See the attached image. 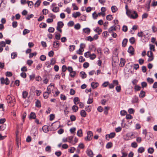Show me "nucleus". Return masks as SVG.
I'll use <instances>...</instances> for the list:
<instances>
[{
    "label": "nucleus",
    "mask_w": 157,
    "mask_h": 157,
    "mask_svg": "<svg viewBox=\"0 0 157 157\" xmlns=\"http://www.w3.org/2000/svg\"><path fill=\"white\" fill-rule=\"evenodd\" d=\"M113 143L111 142H108L106 146V147L107 149L111 148L113 146Z\"/></svg>",
    "instance_id": "obj_21"
},
{
    "label": "nucleus",
    "mask_w": 157,
    "mask_h": 157,
    "mask_svg": "<svg viewBox=\"0 0 157 157\" xmlns=\"http://www.w3.org/2000/svg\"><path fill=\"white\" fill-rule=\"evenodd\" d=\"M80 27V25L79 23H78L75 25V28L77 30L79 29Z\"/></svg>",
    "instance_id": "obj_48"
},
{
    "label": "nucleus",
    "mask_w": 157,
    "mask_h": 157,
    "mask_svg": "<svg viewBox=\"0 0 157 157\" xmlns=\"http://www.w3.org/2000/svg\"><path fill=\"white\" fill-rule=\"evenodd\" d=\"M72 109L74 112H76L78 110V108L77 106L74 105L72 107Z\"/></svg>",
    "instance_id": "obj_41"
},
{
    "label": "nucleus",
    "mask_w": 157,
    "mask_h": 157,
    "mask_svg": "<svg viewBox=\"0 0 157 157\" xmlns=\"http://www.w3.org/2000/svg\"><path fill=\"white\" fill-rule=\"evenodd\" d=\"M76 74V72L75 71H73L70 73V75L72 77H74Z\"/></svg>",
    "instance_id": "obj_51"
},
{
    "label": "nucleus",
    "mask_w": 157,
    "mask_h": 157,
    "mask_svg": "<svg viewBox=\"0 0 157 157\" xmlns=\"http://www.w3.org/2000/svg\"><path fill=\"white\" fill-rule=\"evenodd\" d=\"M135 38L134 37L131 38L129 39L130 43L132 44H133L135 42Z\"/></svg>",
    "instance_id": "obj_44"
},
{
    "label": "nucleus",
    "mask_w": 157,
    "mask_h": 157,
    "mask_svg": "<svg viewBox=\"0 0 157 157\" xmlns=\"http://www.w3.org/2000/svg\"><path fill=\"white\" fill-rule=\"evenodd\" d=\"M141 87L138 85H136L135 86L134 89L136 91H139L140 90Z\"/></svg>",
    "instance_id": "obj_62"
},
{
    "label": "nucleus",
    "mask_w": 157,
    "mask_h": 157,
    "mask_svg": "<svg viewBox=\"0 0 157 157\" xmlns=\"http://www.w3.org/2000/svg\"><path fill=\"white\" fill-rule=\"evenodd\" d=\"M77 136L80 137H81L82 136V130L80 129L78 130L77 132Z\"/></svg>",
    "instance_id": "obj_19"
},
{
    "label": "nucleus",
    "mask_w": 157,
    "mask_h": 157,
    "mask_svg": "<svg viewBox=\"0 0 157 157\" xmlns=\"http://www.w3.org/2000/svg\"><path fill=\"white\" fill-rule=\"evenodd\" d=\"M93 102V99L92 98H89L87 103L88 104H90Z\"/></svg>",
    "instance_id": "obj_53"
},
{
    "label": "nucleus",
    "mask_w": 157,
    "mask_h": 157,
    "mask_svg": "<svg viewBox=\"0 0 157 157\" xmlns=\"http://www.w3.org/2000/svg\"><path fill=\"white\" fill-rule=\"evenodd\" d=\"M59 8L58 6L54 7L52 9V10L55 13H57L59 11Z\"/></svg>",
    "instance_id": "obj_20"
},
{
    "label": "nucleus",
    "mask_w": 157,
    "mask_h": 157,
    "mask_svg": "<svg viewBox=\"0 0 157 157\" xmlns=\"http://www.w3.org/2000/svg\"><path fill=\"white\" fill-rule=\"evenodd\" d=\"M54 54V52L52 50L48 52V55L49 57H52L53 56Z\"/></svg>",
    "instance_id": "obj_57"
},
{
    "label": "nucleus",
    "mask_w": 157,
    "mask_h": 157,
    "mask_svg": "<svg viewBox=\"0 0 157 157\" xmlns=\"http://www.w3.org/2000/svg\"><path fill=\"white\" fill-rule=\"evenodd\" d=\"M128 52L132 55L134 54V49L133 47L132 46H130L128 49Z\"/></svg>",
    "instance_id": "obj_7"
},
{
    "label": "nucleus",
    "mask_w": 157,
    "mask_h": 157,
    "mask_svg": "<svg viewBox=\"0 0 157 157\" xmlns=\"http://www.w3.org/2000/svg\"><path fill=\"white\" fill-rule=\"evenodd\" d=\"M89 66V63L87 62H85L83 64V67L85 68H87Z\"/></svg>",
    "instance_id": "obj_59"
},
{
    "label": "nucleus",
    "mask_w": 157,
    "mask_h": 157,
    "mask_svg": "<svg viewBox=\"0 0 157 157\" xmlns=\"http://www.w3.org/2000/svg\"><path fill=\"white\" fill-rule=\"evenodd\" d=\"M111 9L113 13L116 12L117 10H118L117 7L115 6H112Z\"/></svg>",
    "instance_id": "obj_23"
},
{
    "label": "nucleus",
    "mask_w": 157,
    "mask_h": 157,
    "mask_svg": "<svg viewBox=\"0 0 157 157\" xmlns=\"http://www.w3.org/2000/svg\"><path fill=\"white\" fill-rule=\"evenodd\" d=\"M64 25L62 21H59L57 23V27L62 28Z\"/></svg>",
    "instance_id": "obj_26"
},
{
    "label": "nucleus",
    "mask_w": 157,
    "mask_h": 157,
    "mask_svg": "<svg viewBox=\"0 0 157 157\" xmlns=\"http://www.w3.org/2000/svg\"><path fill=\"white\" fill-rule=\"evenodd\" d=\"M145 95V93L144 91H141L139 95V97L140 98H143Z\"/></svg>",
    "instance_id": "obj_18"
},
{
    "label": "nucleus",
    "mask_w": 157,
    "mask_h": 157,
    "mask_svg": "<svg viewBox=\"0 0 157 157\" xmlns=\"http://www.w3.org/2000/svg\"><path fill=\"white\" fill-rule=\"evenodd\" d=\"M84 49H82L79 48L78 50L77 51L76 53L80 55H82V52L83 51Z\"/></svg>",
    "instance_id": "obj_36"
},
{
    "label": "nucleus",
    "mask_w": 157,
    "mask_h": 157,
    "mask_svg": "<svg viewBox=\"0 0 157 157\" xmlns=\"http://www.w3.org/2000/svg\"><path fill=\"white\" fill-rule=\"evenodd\" d=\"M74 25V22L73 21H71L68 23V26L71 27L73 26Z\"/></svg>",
    "instance_id": "obj_58"
},
{
    "label": "nucleus",
    "mask_w": 157,
    "mask_h": 157,
    "mask_svg": "<svg viewBox=\"0 0 157 157\" xmlns=\"http://www.w3.org/2000/svg\"><path fill=\"white\" fill-rule=\"evenodd\" d=\"M11 58L15 59L17 56V53L16 52H13L11 54Z\"/></svg>",
    "instance_id": "obj_32"
},
{
    "label": "nucleus",
    "mask_w": 157,
    "mask_h": 157,
    "mask_svg": "<svg viewBox=\"0 0 157 157\" xmlns=\"http://www.w3.org/2000/svg\"><path fill=\"white\" fill-rule=\"evenodd\" d=\"M89 56L90 57V59L92 60L94 59L96 57V55L94 54H91L90 53V54L89 55Z\"/></svg>",
    "instance_id": "obj_28"
},
{
    "label": "nucleus",
    "mask_w": 157,
    "mask_h": 157,
    "mask_svg": "<svg viewBox=\"0 0 157 157\" xmlns=\"http://www.w3.org/2000/svg\"><path fill=\"white\" fill-rule=\"evenodd\" d=\"M45 151L47 152H50L51 151V148L50 146H48L46 147L45 149Z\"/></svg>",
    "instance_id": "obj_37"
},
{
    "label": "nucleus",
    "mask_w": 157,
    "mask_h": 157,
    "mask_svg": "<svg viewBox=\"0 0 157 157\" xmlns=\"http://www.w3.org/2000/svg\"><path fill=\"white\" fill-rule=\"evenodd\" d=\"M80 75L82 79H84L86 77V74L84 71L81 72Z\"/></svg>",
    "instance_id": "obj_14"
},
{
    "label": "nucleus",
    "mask_w": 157,
    "mask_h": 157,
    "mask_svg": "<svg viewBox=\"0 0 157 157\" xmlns=\"http://www.w3.org/2000/svg\"><path fill=\"white\" fill-rule=\"evenodd\" d=\"M127 112L124 110H121L120 112V114L121 116H124L127 114Z\"/></svg>",
    "instance_id": "obj_50"
},
{
    "label": "nucleus",
    "mask_w": 157,
    "mask_h": 157,
    "mask_svg": "<svg viewBox=\"0 0 157 157\" xmlns=\"http://www.w3.org/2000/svg\"><path fill=\"white\" fill-rule=\"evenodd\" d=\"M138 97L135 96L133 98L132 102L134 103L137 102L138 101Z\"/></svg>",
    "instance_id": "obj_43"
},
{
    "label": "nucleus",
    "mask_w": 157,
    "mask_h": 157,
    "mask_svg": "<svg viewBox=\"0 0 157 157\" xmlns=\"http://www.w3.org/2000/svg\"><path fill=\"white\" fill-rule=\"evenodd\" d=\"M60 98L62 100H65L66 99V97L64 95L61 94L60 95Z\"/></svg>",
    "instance_id": "obj_63"
},
{
    "label": "nucleus",
    "mask_w": 157,
    "mask_h": 157,
    "mask_svg": "<svg viewBox=\"0 0 157 157\" xmlns=\"http://www.w3.org/2000/svg\"><path fill=\"white\" fill-rule=\"evenodd\" d=\"M75 150V147H71L69 151V152L71 153H73Z\"/></svg>",
    "instance_id": "obj_49"
},
{
    "label": "nucleus",
    "mask_w": 157,
    "mask_h": 157,
    "mask_svg": "<svg viewBox=\"0 0 157 157\" xmlns=\"http://www.w3.org/2000/svg\"><path fill=\"white\" fill-rule=\"evenodd\" d=\"M125 63V60L124 59L121 58L120 59V66L121 67H123Z\"/></svg>",
    "instance_id": "obj_9"
},
{
    "label": "nucleus",
    "mask_w": 157,
    "mask_h": 157,
    "mask_svg": "<svg viewBox=\"0 0 157 157\" xmlns=\"http://www.w3.org/2000/svg\"><path fill=\"white\" fill-rule=\"evenodd\" d=\"M116 135V133L115 132H111L109 134H107L105 136V138L106 139H107V138H114Z\"/></svg>",
    "instance_id": "obj_5"
},
{
    "label": "nucleus",
    "mask_w": 157,
    "mask_h": 157,
    "mask_svg": "<svg viewBox=\"0 0 157 157\" xmlns=\"http://www.w3.org/2000/svg\"><path fill=\"white\" fill-rule=\"evenodd\" d=\"M46 56L44 55H41L40 58V60L42 61H44L46 59Z\"/></svg>",
    "instance_id": "obj_42"
},
{
    "label": "nucleus",
    "mask_w": 157,
    "mask_h": 157,
    "mask_svg": "<svg viewBox=\"0 0 157 157\" xmlns=\"http://www.w3.org/2000/svg\"><path fill=\"white\" fill-rule=\"evenodd\" d=\"M30 32V31L27 29H25L24 30L23 32V35H25L27 33Z\"/></svg>",
    "instance_id": "obj_40"
},
{
    "label": "nucleus",
    "mask_w": 157,
    "mask_h": 157,
    "mask_svg": "<svg viewBox=\"0 0 157 157\" xmlns=\"http://www.w3.org/2000/svg\"><path fill=\"white\" fill-rule=\"evenodd\" d=\"M94 31L96 33H98V35H100L102 32V30L99 27H98L94 30Z\"/></svg>",
    "instance_id": "obj_10"
},
{
    "label": "nucleus",
    "mask_w": 157,
    "mask_h": 157,
    "mask_svg": "<svg viewBox=\"0 0 157 157\" xmlns=\"http://www.w3.org/2000/svg\"><path fill=\"white\" fill-rule=\"evenodd\" d=\"M54 28L52 27H50L48 29V31L49 33H53L54 32Z\"/></svg>",
    "instance_id": "obj_45"
},
{
    "label": "nucleus",
    "mask_w": 157,
    "mask_h": 157,
    "mask_svg": "<svg viewBox=\"0 0 157 157\" xmlns=\"http://www.w3.org/2000/svg\"><path fill=\"white\" fill-rule=\"evenodd\" d=\"M121 128L119 126L115 128V131L116 132H120L121 131Z\"/></svg>",
    "instance_id": "obj_61"
},
{
    "label": "nucleus",
    "mask_w": 157,
    "mask_h": 157,
    "mask_svg": "<svg viewBox=\"0 0 157 157\" xmlns=\"http://www.w3.org/2000/svg\"><path fill=\"white\" fill-rule=\"evenodd\" d=\"M55 88L54 84H51L47 87V90L49 93L51 94L52 93H54V92H55Z\"/></svg>",
    "instance_id": "obj_2"
},
{
    "label": "nucleus",
    "mask_w": 157,
    "mask_h": 157,
    "mask_svg": "<svg viewBox=\"0 0 157 157\" xmlns=\"http://www.w3.org/2000/svg\"><path fill=\"white\" fill-rule=\"evenodd\" d=\"M147 81L150 84L153 83L154 81L153 79L152 78H147Z\"/></svg>",
    "instance_id": "obj_39"
},
{
    "label": "nucleus",
    "mask_w": 157,
    "mask_h": 157,
    "mask_svg": "<svg viewBox=\"0 0 157 157\" xmlns=\"http://www.w3.org/2000/svg\"><path fill=\"white\" fill-rule=\"evenodd\" d=\"M126 10V14L127 16L130 18L134 19L137 18L138 17L137 13L133 10H130L128 9V5L126 4L125 6Z\"/></svg>",
    "instance_id": "obj_1"
},
{
    "label": "nucleus",
    "mask_w": 157,
    "mask_h": 157,
    "mask_svg": "<svg viewBox=\"0 0 157 157\" xmlns=\"http://www.w3.org/2000/svg\"><path fill=\"white\" fill-rule=\"evenodd\" d=\"M81 116L83 117H85L86 115V113L84 110H82L80 112Z\"/></svg>",
    "instance_id": "obj_16"
},
{
    "label": "nucleus",
    "mask_w": 157,
    "mask_h": 157,
    "mask_svg": "<svg viewBox=\"0 0 157 157\" xmlns=\"http://www.w3.org/2000/svg\"><path fill=\"white\" fill-rule=\"evenodd\" d=\"M42 12L44 15H46L48 12V10L47 9H44L42 10Z\"/></svg>",
    "instance_id": "obj_47"
},
{
    "label": "nucleus",
    "mask_w": 157,
    "mask_h": 157,
    "mask_svg": "<svg viewBox=\"0 0 157 157\" xmlns=\"http://www.w3.org/2000/svg\"><path fill=\"white\" fill-rule=\"evenodd\" d=\"M28 95V93L26 91H24L22 93V98L24 99H25Z\"/></svg>",
    "instance_id": "obj_25"
},
{
    "label": "nucleus",
    "mask_w": 157,
    "mask_h": 157,
    "mask_svg": "<svg viewBox=\"0 0 157 157\" xmlns=\"http://www.w3.org/2000/svg\"><path fill=\"white\" fill-rule=\"evenodd\" d=\"M61 152L60 151H56L55 152V154L58 157H59L61 155Z\"/></svg>",
    "instance_id": "obj_64"
},
{
    "label": "nucleus",
    "mask_w": 157,
    "mask_h": 157,
    "mask_svg": "<svg viewBox=\"0 0 157 157\" xmlns=\"http://www.w3.org/2000/svg\"><path fill=\"white\" fill-rule=\"evenodd\" d=\"M26 3L28 4V6L30 8H31L33 7V3L32 1H27L26 2Z\"/></svg>",
    "instance_id": "obj_30"
},
{
    "label": "nucleus",
    "mask_w": 157,
    "mask_h": 157,
    "mask_svg": "<svg viewBox=\"0 0 157 157\" xmlns=\"http://www.w3.org/2000/svg\"><path fill=\"white\" fill-rule=\"evenodd\" d=\"M116 91L118 92H119L121 91V86H117L116 87Z\"/></svg>",
    "instance_id": "obj_60"
},
{
    "label": "nucleus",
    "mask_w": 157,
    "mask_h": 157,
    "mask_svg": "<svg viewBox=\"0 0 157 157\" xmlns=\"http://www.w3.org/2000/svg\"><path fill=\"white\" fill-rule=\"evenodd\" d=\"M131 146L134 148H136L137 146V144L136 142H133L131 144Z\"/></svg>",
    "instance_id": "obj_55"
},
{
    "label": "nucleus",
    "mask_w": 157,
    "mask_h": 157,
    "mask_svg": "<svg viewBox=\"0 0 157 157\" xmlns=\"http://www.w3.org/2000/svg\"><path fill=\"white\" fill-rule=\"evenodd\" d=\"M79 101V100L78 97H75L74 98V102L75 104H78Z\"/></svg>",
    "instance_id": "obj_29"
},
{
    "label": "nucleus",
    "mask_w": 157,
    "mask_h": 157,
    "mask_svg": "<svg viewBox=\"0 0 157 157\" xmlns=\"http://www.w3.org/2000/svg\"><path fill=\"white\" fill-rule=\"evenodd\" d=\"M81 15V13L79 12H76L75 14H73V17L75 18H76L77 17Z\"/></svg>",
    "instance_id": "obj_34"
},
{
    "label": "nucleus",
    "mask_w": 157,
    "mask_h": 157,
    "mask_svg": "<svg viewBox=\"0 0 157 157\" xmlns=\"http://www.w3.org/2000/svg\"><path fill=\"white\" fill-rule=\"evenodd\" d=\"M83 32L89 34L90 32V29L89 28H87L83 29Z\"/></svg>",
    "instance_id": "obj_24"
},
{
    "label": "nucleus",
    "mask_w": 157,
    "mask_h": 157,
    "mask_svg": "<svg viewBox=\"0 0 157 157\" xmlns=\"http://www.w3.org/2000/svg\"><path fill=\"white\" fill-rule=\"evenodd\" d=\"M98 86V84L97 82H92L91 84V86L93 88H95L97 87Z\"/></svg>",
    "instance_id": "obj_17"
},
{
    "label": "nucleus",
    "mask_w": 157,
    "mask_h": 157,
    "mask_svg": "<svg viewBox=\"0 0 157 157\" xmlns=\"http://www.w3.org/2000/svg\"><path fill=\"white\" fill-rule=\"evenodd\" d=\"M70 118L71 121H74L76 119L75 116L74 115H71L70 117Z\"/></svg>",
    "instance_id": "obj_52"
},
{
    "label": "nucleus",
    "mask_w": 157,
    "mask_h": 157,
    "mask_svg": "<svg viewBox=\"0 0 157 157\" xmlns=\"http://www.w3.org/2000/svg\"><path fill=\"white\" fill-rule=\"evenodd\" d=\"M113 18L112 16L111 15H108L106 16V19L109 21L111 20Z\"/></svg>",
    "instance_id": "obj_46"
},
{
    "label": "nucleus",
    "mask_w": 157,
    "mask_h": 157,
    "mask_svg": "<svg viewBox=\"0 0 157 157\" xmlns=\"http://www.w3.org/2000/svg\"><path fill=\"white\" fill-rule=\"evenodd\" d=\"M85 109L87 112H89L91 110V107L90 105H88L87 106H86Z\"/></svg>",
    "instance_id": "obj_38"
},
{
    "label": "nucleus",
    "mask_w": 157,
    "mask_h": 157,
    "mask_svg": "<svg viewBox=\"0 0 157 157\" xmlns=\"http://www.w3.org/2000/svg\"><path fill=\"white\" fill-rule=\"evenodd\" d=\"M59 43L58 41H55L53 44V47L57 50L59 47Z\"/></svg>",
    "instance_id": "obj_6"
},
{
    "label": "nucleus",
    "mask_w": 157,
    "mask_h": 157,
    "mask_svg": "<svg viewBox=\"0 0 157 157\" xmlns=\"http://www.w3.org/2000/svg\"><path fill=\"white\" fill-rule=\"evenodd\" d=\"M75 47L74 45H70L69 47V50L70 52H72L75 49Z\"/></svg>",
    "instance_id": "obj_33"
},
{
    "label": "nucleus",
    "mask_w": 157,
    "mask_h": 157,
    "mask_svg": "<svg viewBox=\"0 0 157 157\" xmlns=\"http://www.w3.org/2000/svg\"><path fill=\"white\" fill-rule=\"evenodd\" d=\"M37 54L36 52H35L34 53H30L29 56V57L30 58H32L33 57V56H36Z\"/></svg>",
    "instance_id": "obj_54"
},
{
    "label": "nucleus",
    "mask_w": 157,
    "mask_h": 157,
    "mask_svg": "<svg viewBox=\"0 0 157 157\" xmlns=\"http://www.w3.org/2000/svg\"><path fill=\"white\" fill-rule=\"evenodd\" d=\"M138 152L142 153L144 151V148L143 147H141L139 148L138 150Z\"/></svg>",
    "instance_id": "obj_31"
},
{
    "label": "nucleus",
    "mask_w": 157,
    "mask_h": 157,
    "mask_svg": "<svg viewBox=\"0 0 157 157\" xmlns=\"http://www.w3.org/2000/svg\"><path fill=\"white\" fill-rule=\"evenodd\" d=\"M109 49L107 48H105L104 49V52L105 54H108L109 53Z\"/></svg>",
    "instance_id": "obj_56"
},
{
    "label": "nucleus",
    "mask_w": 157,
    "mask_h": 157,
    "mask_svg": "<svg viewBox=\"0 0 157 157\" xmlns=\"http://www.w3.org/2000/svg\"><path fill=\"white\" fill-rule=\"evenodd\" d=\"M128 42V40L127 39H124L123 40L122 42V46L123 47H125L126 45L127 42Z\"/></svg>",
    "instance_id": "obj_22"
},
{
    "label": "nucleus",
    "mask_w": 157,
    "mask_h": 157,
    "mask_svg": "<svg viewBox=\"0 0 157 157\" xmlns=\"http://www.w3.org/2000/svg\"><path fill=\"white\" fill-rule=\"evenodd\" d=\"M36 117L35 113L34 112H31L30 114L29 119H35Z\"/></svg>",
    "instance_id": "obj_13"
},
{
    "label": "nucleus",
    "mask_w": 157,
    "mask_h": 157,
    "mask_svg": "<svg viewBox=\"0 0 157 157\" xmlns=\"http://www.w3.org/2000/svg\"><path fill=\"white\" fill-rule=\"evenodd\" d=\"M93 133L91 131H88L87 132V136L85 138L86 141H90L92 138Z\"/></svg>",
    "instance_id": "obj_4"
},
{
    "label": "nucleus",
    "mask_w": 157,
    "mask_h": 157,
    "mask_svg": "<svg viewBox=\"0 0 157 157\" xmlns=\"http://www.w3.org/2000/svg\"><path fill=\"white\" fill-rule=\"evenodd\" d=\"M116 26H112L110 27L108 29V31L109 33H111L113 31L116 30Z\"/></svg>",
    "instance_id": "obj_15"
},
{
    "label": "nucleus",
    "mask_w": 157,
    "mask_h": 157,
    "mask_svg": "<svg viewBox=\"0 0 157 157\" xmlns=\"http://www.w3.org/2000/svg\"><path fill=\"white\" fill-rule=\"evenodd\" d=\"M50 94L47 90L43 93V97L44 98L47 99L48 98Z\"/></svg>",
    "instance_id": "obj_12"
},
{
    "label": "nucleus",
    "mask_w": 157,
    "mask_h": 157,
    "mask_svg": "<svg viewBox=\"0 0 157 157\" xmlns=\"http://www.w3.org/2000/svg\"><path fill=\"white\" fill-rule=\"evenodd\" d=\"M7 100L8 103H12L14 104L15 102L14 97L13 96H11L10 95H8L7 96Z\"/></svg>",
    "instance_id": "obj_3"
},
{
    "label": "nucleus",
    "mask_w": 157,
    "mask_h": 157,
    "mask_svg": "<svg viewBox=\"0 0 157 157\" xmlns=\"http://www.w3.org/2000/svg\"><path fill=\"white\" fill-rule=\"evenodd\" d=\"M148 152L150 154H152L154 151V149L152 147L149 148L147 150Z\"/></svg>",
    "instance_id": "obj_35"
},
{
    "label": "nucleus",
    "mask_w": 157,
    "mask_h": 157,
    "mask_svg": "<svg viewBox=\"0 0 157 157\" xmlns=\"http://www.w3.org/2000/svg\"><path fill=\"white\" fill-rule=\"evenodd\" d=\"M68 142L72 144L73 141L72 140L73 139V136H70L67 137Z\"/></svg>",
    "instance_id": "obj_27"
},
{
    "label": "nucleus",
    "mask_w": 157,
    "mask_h": 157,
    "mask_svg": "<svg viewBox=\"0 0 157 157\" xmlns=\"http://www.w3.org/2000/svg\"><path fill=\"white\" fill-rule=\"evenodd\" d=\"M42 130L44 132H47L49 130L48 127L47 125H44L42 127Z\"/></svg>",
    "instance_id": "obj_11"
},
{
    "label": "nucleus",
    "mask_w": 157,
    "mask_h": 157,
    "mask_svg": "<svg viewBox=\"0 0 157 157\" xmlns=\"http://www.w3.org/2000/svg\"><path fill=\"white\" fill-rule=\"evenodd\" d=\"M86 153L90 157L93 156V152L90 149H88L87 150Z\"/></svg>",
    "instance_id": "obj_8"
}]
</instances>
